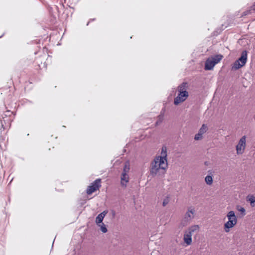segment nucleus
Instances as JSON below:
<instances>
[{"mask_svg": "<svg viewBox=\"0 0 255 255\" xmlns=\"http://www.w3.org/2000/svg\"><path fill=\"white\" fill-rule=\"evenodd\" d=\"M167 167V161H164L162 159L155 158L151 163L150 170V174L154 176L160 173H164Z\"/></svg>", "mask_w": 255, "mask_h": 255, "instance_id": "f257e3e1", "label": "nucleus"}, {"mask_svg": "<svg viewBox=\"0 0 255 255\" xmlns=\"http://www.w3.org/2000/svg\"><path fill=\"white\" fill-rule=\"evenodd\" d=\"M188 88V84L187 82H183L177 87L178 92L176 97L174 98V104L178 105L180 103L184 102L189 97V93L187 91Z\"/></svg>", "mask_w": 255, "mask_h": 255, "instance_id": "f03ea898", "label": "nucleus"}, {"mask_svg": "<svg viewBox=\"0 0 255 255\" xmlns=\"http://www.w3.org/2000/svg\"><path fill=\"white\" fill-rule=\"evenodd\" d=\"M195 210L194 207H190L188 208L184 218L181 221L179 225L180 228H183L187 226L191 220L194 218Z\"/></svg>", "mask_w": 255, "mask_h": 255, "instance_id": "7ed1b4c3", "label": "nucleus"}, {"mask_svg": "<svg viewBox=\"0 0 255 255\" xmlns=\"http://www.w3.org/2000/svg\"><path fill=\"white\" fill-rule=\"evenodd\" d=\"M130 170V164L128 161H127L124 165L123 170L121 176V184L122 187L126 188L127 183L129 181V176L128 173Z\"/></svg>", "mask_w": 255, "mask_h": 255, "instance_id": "20e7f679", "label": "nucleus"}, {"mask_svg": "<svg viewBox=\"0 0 255 255\" xmlns=\"http://www.w3.org/2000/svg\"><path fill=\"white\" fill-rule=\"evenodd\" d=\"M223 58L222 55H216L208 58L205 62V69L206 70H212L215 65L219 63Z\"/></svg>", "mask_w": 255, "mask_h": 255, "instance_id": "39448f33", "label": "nucleus"}, {"mask_svg": "<svg viewBox=\"0 0 255 255\" xmlns=\"http://www.w3.org/2000/svg\"><path fill=\"white\" fill-rule=\"evenodd\" d=\"M227 217L228 221L224 225L225 230L226 232L229 231L230 228H233L237 223V218L233 211H231L227 214Z\"/></svg>", "mask_w": 255, "mask_h": 255, "instance_id": "423d86ee", "label": "nucleus"}, {"mask_svg": "<svg viewBox=\"0 0 255 255\" xmlns=\"http://www.w3.org/2000/svg\"><path fill=\"white\" fill-rule=\"evenodd\" d=\"M247 61V52L246 51H243L242 53L241 57L236 60L232 66V69L237 70L244 66Z\"/></svg>", "mask_w": 255, "mask_h": 255, "instance_id": "0eeeda50", "label": "nucleus"}, {"mask_svg": "<svg viewBox=\"0 0 255 255\" xmlns=\"http://www.w3.org/2000/svg\"><path fill=\"white\" fill-rule=\"evenodd\" d=\"M12 112L9 111H6L5 113L2 115V120H1V125L2 127L5 129L10 127L12 119L10 116Z\"/></svg>", "mask_w": 255, "mask_h": 255, "instance_id": "6e6552de", "label": "nucleus"}, {"mask_svg": "<svg viewBox=\"0 0 255 255\" xmlns=\"http://www.w3.org/2000/svg\"><path fill=\"white\" fill-rule=\"evenodd\" d=\"M101 179H97L95 180L91 185L89 186L87 189L86 193L88 195H90L96 190H98L101 187Z\"/></svg>", "mask_w": 255, "mask_h": 255, "instance_id": "1a4fd4ad", "label": "nucleus"}, {"mask_svg": "<svg viewBox=\"0 0 255 255\" xmlns=\"http://www.w3.org/2000/svg\"><path fill=\"white\" fill-rule=\"evenodd\" d=\"M246 147V136H243L239 140L236 146L237 153L238 154L243 153Z\"/></svg>", "mask_w": 255, "mask_h": 255, "instance_id": "9d476101", "label": "nucleus"}, {"mask_svg": "<svg viewBox=\"0 0 255 255\" xmlns=\"http://www.w3.org/2000/svg\"><path fill=\"white\" fill-rule=\"evenodd\" d=\"M207 126L205 124L202 125L198 133L195 135L194 139L196 140L202 139V135L207 131Z\"/></svg>", "mask_w": 255, "mask_h": 255, "instance_id": "9b49d317", "label": "nucleus"}, {"mask_svg": "<svg viewBox=\"0 0 255 255\" xmlns=\"http://www.w3.org/2000/svg\"><path fill=\"white\" fill-rule=\"evenodd\" d=\"M107 213L108 211L105 210L98 215V216L96 218L95 221L97 225H100V224L103 223L102 222L103 221V219Z\"/></svg>", "mask_w": 255, "mask_h": 255, "instance_id": "f8f14e48", "label": "nucleus"}, {"mask_svg": "<svg viewBox=\"0 0 255 255\" xmlns=\"http://www.w3.org/2000/svg\"><path fill=\"white\" fill-rule=\"evenodd\" d=\"M167 148L165 146H163L161 148V156L156 157L155 158L158 159H162L164 161H167Z\"/></svg>", "mask_w": 255, "mask_h": 255, "instance_id": "ddd939ff", "label": "nucleus"}, {"mask_svg": "<svg viewBox=\"0 0 255 255\" xmlns=\"http://www.w3.org/2000/svg\"><path fill=\"white\" fill-rule=\"evenodd\" d=\"M183 240L187 246H189L192 244V238L185 234H184Z\"/></svg>", "mask_w": 255, "mask_h": 255, "instance_id": "4468645a", "label": "nucleus"}, {"mask_svg": "<svg viewBox=\"0 0 255 255\" xmlns=\"http://www.w3.org/2000/svg\"><path fill=\"white\" fill-rule=\"evenodd\" d=\"M247 201L251 203L252 207L255 206V197L253 195H249L247 197Z\"/></svg>", "mask_w": 255, "mask_h": 255, "instance_id": "2eb2a0df", "label": "nucleus"}, {"mask_svg": "<svg viewBox=\"0 0 255 255\" xmlns=\"http://www.w3.org/2000/svg\"><path fill=\"white\" fill-rule=\"evenodd\" d=\"M188 229L193 234L194 233L197 232L199 231V227L198 225H193L190 226Z\"/></svg>", "mask_w": 255, "mask_h": 255, "instance_id": "dca6fc26", "label": "nucleus"}, {"mask_svg": "<svg viewBox=\"0 0 255 255\" xmlns=\"http://www.w3.org/2000/svg\"><path fill=\"white\" fill-rule=\"evenodd\" d=\"M205 182L207 184L211 185L213 183V178L211 175H207L205 178Z\"/></svg>", "mask_w": 255, "mask_h": 255, "instance_id": "f3484780", "label": "nucleus"}, {"mask_svg": "<svg viewBox=\"0 0 255 255\" xmlns=\"http://www.w3.org/2000/svg\"><path fill=\"white\" fill-rule=\"evenodd\" d=\"M237 209L238 210V211L240 212H241L242 213V214L243 215V216H245V214H246V210L244 208L241 207V206H238L237 207Z\"/></svg>", "mask_w": 255, "mask_h": 255, "instance_id": "a211bd4d", "label": "nucleus"}, {"mask_svg": "<svg viewBox=\"0 0 255 255\" xmlns=\"http://www.w3.org/2000/svg\"><path fill=\"white\" fill-rule=\"evenodd\" d=\"M98 226L100 227L101 230L103 233H105L107 232V229L104 223L100 224V225Z\"/></svg>", "mask_w": 255, "mask_h": 255, "instance_id": "6ab92c4d", "label": "nucleus"}, {"mask_svg": "<svg viewBox=\"0 0 255 255\" xmlns=\"http://www.w3.org/2000/svg\"><path fill=\"white\" fill-rule=\"evenodd\" d=\"M184 234H186V235H188V236L191 237V238H192V236L193 234V233H192L190 231H189L188 229H187V230H186Z\"/></svg>", "mask_w": 255, "mask_h": 255, "instance_id": "aec40b11", "label": "nucleus"}, {"mask_svg": "<svg viewBox=\"0 0 255 255\" xmlns=\"http://www.w3.org/2000/svg\"><path fill=\"white\" fill-rule=\"evenodd\" d=\"M251 10H247L246 11H245L243 13V15H248V14L251 13Z\"/></svg>", "mask_w": 255, "mask_h": 255, "instance_id": "412c9836", "label": "nucleus"}, {"mask_svg": "<svg viewBox=\"0 0 255 255\" xmlns=\"http://www.w3.org/2000/svg\"><path fill=\"white\" fill-rule=\"evenodd\" d=\"M168 203L167 200H164L163 202V206H165Z\"/></svg>", "mask_w": 255, "mask_h": 255, "instance_id": "4be33fe9", "label": "nucleus"}, {"mask_svg": "<svg viewBox=\"0 0 255 255\" xmlns=\"http://www.w3.org/2000/svg\"><path fill=\"white\" fill-rule=\"evenodd\" d=\"M252 9L253 10H255V2L254 3V4L253 5L252 7Z\"/></svg>", "mask_w": 255, "mask_h": 255, "instance_id": "5701e85b", "label": "nucleus"}]
</instances>
